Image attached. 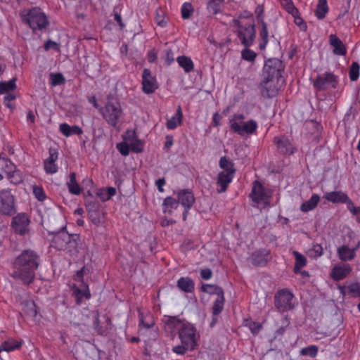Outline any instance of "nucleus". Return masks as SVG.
<instances>
[{"mask_svg":"<svg viewBox=\"0 0 360 360\" xmlns=\"http://www.w3.org/2000/svg\"><path fill=\"white\" fill-rule=\"evenodd\" d=\"M255 13L257 20L258 22V25H262V22L265 21L264 20V8L263 5H258L255 8Z\"/></svg>","mask_w":360,"mask_h":360,"instance_id":"57","label":"nucleus"},{"mask_svg":"<svg viewBox=\"0 0 360 360\" xmlns=\"http://www.w3.org/2000/svg\"><path fill=\"white\" fill-rule=\"evenodd\" d=\"M174 61V54L172 49H168L166 51L165 64L169 66Z\"/></svg>","mask_w":360,"mask_h":360,"instance_id":"63","label":"nucleus"},{"mask_svg":"<svg viewBox=\"0 0 360 360\" xmlns=\"http://www.w3.org/2000/svg\"><path fill=\"white\" fill-rule=\"evenodd\" d=\"M40 263V256L36 251L24 250L11 262L10 276L22 285L28 286L34 281Z\"/></svg>","mask_w":360,"mask_h":360,"instance_id":"1","label":"nucleus"},{"mask_svg":"<svg viewBox=\"0 0 360 360\" xmlns=\"http://www.w3.org/2000/svg\"><path fill=\"white\" fill-rule=\"evenodd\" d=\"M32 193L37 200L43 202L46 199V193L41 186L34 185L32 187Z\"/></svg>","mask_w":360,"mask_h":360,"instance_id":"49","label":"nucleus"},{"mask_svg":"<svg viewBox=\"0 0 360 360\" xmlns=\"http://www.w3.org/2000/svg\"><path fill=\"white\" fill-rule=\"evenodd\" d=\"M236 169H228L226 171H222L218 174L217 176V192L219 193L225 192L234 178Z\"/></svg>","mask_w":360,"mask_h":360,"instance_id":"16","label":"nucleus"},{"mask_svg":"<svg viewBox=\"0 0 360 360\" xmlns=\"http://www.w3.org/2000/svg\"><path fill=\"white\" fill-rule=\"evenodd\" d=\"M116 148L117 150L123 156H127L129 154L130 148L128 143L124 140V141L117 143Z\"/></svg>","mask_w":360,"mask_h":360,"instance_id":"54","label":"nucleus"},{"mask_svg":"<svg viewBox=\"0 0 360 360\" xmlns=\"http://www.w3.org/2000/svg\"><path fill=\"white\" fill-rule=\"evenodd\" d=\"M225 298L224 295V291L222 289H219L217 297L214 302L212 307V313L213 316H218L224 309Z\"/></svg>","mask_w":360,"mask_h":360,"instance_id":"29","label":"nucleus"},{"mask_svg":"<svg viewBox=\"0 0 360 360\" xmlns=\"http://www.w3.org/2000/svg\"><path fill=\"white\" fill-rule=\"evenodd\" d=\"M60 132L65 136L69 137L73 134L81 135L83 133L82 129L77 126H70L68 123H62L59 126Z\"/></svg>","mask_w":360,"mask_h":360,"instance_id":"28","label":"nucleus"},{"mask_svg":"<svg viewBox=\"0 0 360 360\" xmlns=\"http://www.w3.org/2000/svg\"><path fill=\"white\" fill-rule=\"evenodd\" d=\"M347 289L348 290V292L351 294L353 297H360L359 283H352L347 287Z\"/></svg>","mask_w":360,"mask_h":360,"instance_id":"53","label":"nucleus"},{"mask_svg":"<svg viewBox=\"0 0 360 360\" xmlns=\"http://www.w3.org/2000/svg\"><path fill=\"white\" fill-rule=\"evenodd\" d=\"M274 143L276 145L278 153L282 155H290L297 151V148L285 136H275Z\"/></svg>","mask_w":360,"mask_h":360,"instance_id":"13","label":"nucleus"},{"mask_svg":"<svg viewBox=\"0 0 360 360\" xmlns=\"http://www.w3.org/2000/svg\"><path fill=\"white\" fill-rule=\"evenodd\" d=\"M351 271L352 267L347 263L335 264L331 269L330 276L334 281H339L349 275Z\"/></svg>","mask_w":360,"mask_h":360,"instance_id":"20","label":"nucleus"},{"mask_svg":"<svg viewBox=\"0 0 360 360\" xmlns=\"http://www.w3.org/2000/svg\"><path fill=\"white\" fill-rule=\"evenodd\" d=\"M16 212L15 197L8 188L0 190V214L12 216Z\"/></svg>","mask_w":360,"mask_h":360,"instance_id":"7","label":"nucleus"},{"mask_svg":"<svg viewBox=\"0 0 360 360\" xmlns=\"http://www.w3.org/2000/svg\"><path fill=\"white\" fill-rule=\"evenodd\" d=\"M6 177L11 184L15 185L19 184L23 181L22 172L18 169L16 167H15L13 171L6 174Z\"/></svg>","mask_w":360,"mask_h":360,"instance_id":"42","label":"nucleus"},{"mask_svg":"<svg viewBox=\"0 0 360 360\" xmlns=\"http://www.w3.org/2000/svg\"><path fill=\"white\" fill-rule=\"evenodd\" d=\"M189 348L186 345H177L173 347L172 350L174 353L180 355L184 354Z\"/></svg>","mask_w":360,"mask_h":360,"instance_id":"64","label":"nucleus"},{"mask_svg":"<svg viewBox=\"0 0 360 360\" xmlns=\"http://www.w3.org/2000/svg\"><path fill=\"white\" fill-rule=\"evenodd\" d=\"M295 300L290 289L282 288L274 295V306L279 312H287L295 308Z\"/></svg>","mask_w":360,"mask_h":360,"instance_id":"6","label":"nucleus"},{"mask_svg":"<svg viewBox=\"0 0 360 360\" xmlns=\"http://www.w3.org/2000/svg\"><path fill=\"white\" fill-rule=\"evenodd\" d=\"M241 57L244 60L253 62L257 57V54L254 51L247 48L241 51Z\"/></svg>","mask_w":360,"mask_h":360,"instance_id":"50","label":"nucleus"},{"mask_svg":"<svg viewBox=\"0 0 360 360\" xmlns=\"http://www.w3.org/2000/svg\"><path fill=\"white\" fill-rule=\"evenodd\" d=\"M51 84L53 86L63 84L65 81L64 76L61 73H56L51 75Z\"/></svg>","mask_w":360,"mask_h":360,"instance_id":"58","label":"nucleus"},{"mask_svg":"<svg viewBox=\"0 0 360 360\" xmlns=\"http://www.w3.org/2000/svg\"><path fill=\"white\" fill-rule=\"evenodd\" d=\"M258 29H259L258 48L261 51H264L269 44V38L274 37V35L269 34L267 23L265 21H262V25H259Z\"/></svg>","mask_w":360,"mask_h":360,"instance_id":"22","label":"nucleus"},{"mask_svg":"<svg viewBox=\"0 0 360 360\" xmlns=\"http://www.w3.org/2000/svg\"><path fill=\"white\" fill-rule=\"evenodd\" d=\"M320 201V196L314 193L309 200L302 202L300 205V210L302 212H308L314 210Z\"/></svg>","mask_w":360,"mask_h":360,"instance_id":"30","label":"nucleus"},{"mask_svg":"<svg viewBox=\"0 0 360 360\" xmlns=\"http://www.w3.org/2000/svg\"><path fill=\"white\" fill-rule=\"evenodd\" d=\"M281 6L291 15H297L298 9L295 6L292 0H280Z\"/></svg>","mask_w":360,"mask_h":360,"instance_id":"45","label":"nucleus"},{"mask_svg":"<svg viewBox=\"0 0 360 360\" xmlns=\"http://www.w3.org/2000/svg\"><path fill=\"white\" fill-rule=\"evenodd\" d=\"M360 247V241L353 248H349L347 245H343L338 248L337 253L339 259L342 262L352 261L356 256V252Z\"/></svg>","mask_w":360,"mask_h":360,"instance_id":"23","label":"nucleus"},{"mask_svg":"<svg viewBox=\"0 0 360 360\" xmlns=\"http://www.w3.org/2000/svg\"><path fill=\"white\" fill-rule=\"evenodd\" d=\"M142 90L146 94H150L158 88L156 77L152 75L149 69L145 68L142 73Z\"/></svg>","mask_w":360,"mask_h":360,"instance_id":"15","label":"nucleus"},{"mask_svg":"<svg viewBox=\"0 0 360 360\" xmlns=\"http://www.w3.org/2000/svg\"><path fill=\"white\" fill-rule=\"evenodd\" d=\"M123 139L128 143L130 150L132 152L139 153L143 150V143L138 139L135 131H127L123 136Z\"/></svg>","mask_w":360,"mask_h":360,"instance_id":"19","label":"nucleus"},{"mask_svg":"<svg viewBox=\"0 0 360 360\" xmlns=\"http://www.w3.org/2000/svg\"><path fill=\"white\" fill-rule=\"evenodd\" d=\"M292 255L295 259L293 271L295 274H299L300 273L301 269L307 265V261L306 257L297 251H293Z\"/></svg>","mask_w":360,"mask_h":360,"instance_id":"39","label":"nucleus"},{"mask_svg":"<svg viewBox=\"0 0 360 360\" xmlns=\"http://www.w3.org/2000/svg\"><path fill=\"white\" fill-rule=\"evenodd\" d=\"M294 18L295 24L299 27L301 31H306L307 29V23L304 20L300 17V12L298 11L297 15H292Z\"/></svg>","mask_w":360,"mask_h":360,"instance_id":"55","label":"nucleus"},{"mask_svg":"<svg viewBox=\"0 0 360 360\" xmlns=\"http://www.w3.org/2000/svg\"><path fill=\"white\" fill-rule=\"evenodd\" d=\"M15 82L16 78H13L7 82H1L0 94H11L10 91H12L16 89Z\"/></svg>","mask_w":360,"mask_h":360,"instance_id":"43","label":"nucleus"},{"mask_svg":"<svg viewBox=\"0 0 360 360\" xmlns=\"http://www.w3.org/2000/svg\"><path fill=\"white\" fill-rule=\"evenodd\" d=\"M15 99V96L13 94H7L4 98V104L9 108H13L14 106L13 105V102Z\"/></svg>","mask_w":360,"mask_h":360,"instance_id":"59","label":"nucleus"},{"mask_svg":"<svg viewBox=\"0 0 360 360\" xmlns=\"http://www.w3.org/2000/svg\"><path fill=\"white\" fill-rule=\"evenodd\" d=\"M30 219L25 213H18L13 217L11 226L15 233L20 236H25L28 233Z\"/></svg>","mask_w":360,"mask_h":360,"instance_id":"12","label":"nucleus"},{"mask_svg":"<svg viewBox=\"0 0 360 360\" xmlns=\"http://www.w3.org/2000/svg\"><path fill=\"white\" fill-rule=\"evenodd\" d=\"M328 12V6L327 0H319V3L315 11V15L316 18L319 20H323Z\"/></svg>","mask_w":360,"mask_h":360,"instance_id":"41","label":"nucleus"},{"mask_svg":"<svg viewBox=\"0 0 360 360\" xmlns=\"http://www.w3.org/2000/svg\"><path fill=\"white\" fill-rule=\"evenodd\" d=\"M49 155V157L44 160L43 167L46 174L53 175L58 172V166L56 163L58 159V150L50 148Z\"/></svg>","mask_w":360,"mask_h":360,"instance_id":"14","label":"nucleus"},{"mask_svg":"<svg viewBox=\"0 0 360 360\" xmlns=\"http://www.w3.org/2000/svg\"><path fill=\"white\" fill-rule=\"evenodd\" d=\"M176 62L182 68L185 72L189 73L194 68V63L191 58L186 56H181L177 57Z\"/></svg>","mask_w":360,"mask_h":360,"instance_id":"38","label":"nucleus"},{"mask_svg":"<svg viewBox=\"0 0 360 360\" xmlns=\"http://www.w3.org/2000/svg\"><path fill=\"white\" fill-rule=\"evenodd\" d=\"M178 334L182 345L188 347L189 350L195 349L197 345V338L196 329L193 325L185 321Z\"/></svg>","mask_w":360,"mask_h":360,"instance_id":"8","label":"nucleus"},{"mask_svg":"<svg viewBox=\"0 0 360 360\" xmlns=\"http://www.w3.org/2000/svg\"><path fill=\"white\" fill-rule=\"evenodd\" d=\"M67 186L71 194L78 195L82 193V188L77 182L76 174L75 172L70 174L69 181L67 183Z\"/></svg>","mask_w":360,"mask_h":360,"instance_id":"36","label":"nucleus"},{"mask_svg":"<svg viewBox=\"0 0 360 360\" xmlns=\"http://www.w3.org/2000/svg\"><path fill=\"white\" fill-rule=\"evenodd\" d=\"M179 289L186 293H191L195 290V283L188 276L181 277L176 283Z\"/></svg>","mask_w":360,"mask_h":360,"instance_id":"27","label":"nucleus"},{"mask_svg":"<svg viewBox=\"0 0 360 360\" xmlns=\"http://www.w3.org/2000/svg\"><path fill=\"white\" fill-rule=\"evenodd\" d=\"M184 322L176 316H169L165 322V330L173 336L180 331Z\"/></svg>","mask_w":360,"mask_h":360,"instance_id":"25","label":"nucleus"},{"mask_svg":"<svg viewBox=\"0 0 360 360\" xmlns=\"http://www.w3.org/2000/svg\"><path fill=\"white\" fill-rule=\"evenodd\" d=\"M72 295L75 297L77 304H81L84 298L89 299L91 297V294L87 286L84 289H80L74 286L72 288Z\"/></svg>","mask_w":360,"mask_h":360,"instance_id":"32","label":"nucleus"},{"mask_svg":"<svg viewBox=\"0 0 360 360\" xmlns=\"http://www.w3.org/2000/svg\"><path fill=\"white\" fill-rule=\"evenodd\" d=\"M318 347L316 345H310L306 347L302 348L300 350V354L302 356H308L311 358H314L318 354Z\"/></svg>","mask_w":360,"mask_h":360,"instance_id":"48","label":"nucleus"},{"mask_svg":"<svg viewBox=\"0 0 360 360\" xmlns=\"http://www.w3.org/2000/svg\"><path fill=\"white\" fill-rule=\"evenodd\" d=\"M23 345L22 340H15L12 338H9L7 340L3 342L1 345L2 351L10 352L15 349H19Z\"/></svg>","mask_w":360,"mask_h":360,"instance_id":"33","label":"nucleus"},{"mask_svg":"<svg viewBox=\"0 0 360 360\" xmlns=\"http://www.w3.org/2000/svg\"><path fill=\"white\" fill-rule=\"evenodd\" d=\"M80 244V237L78 234H70V238L67 244V249L65 251L68 252L71 255L76 254L79 252L78 247Z\"/></svg>","mask_w":360,"mask_h":360,"instance_id":"34","label":"nucleus"},{"mask_svg":"<svg viewBox=\"0 0 360 360\" xmlns=\"http://www.w3.org/2000/svg\"><path fill=\"white\" fill-rule=\"evenodd\" d=\"M50 49H53L55 51H60V44L57 42L49 39L44 44V49L46 51H48Z\"/></svg>","mask_w":360,"mask_h":360,"instance_id":"60","label":"nucleus"},{"mask_svg":"<svg viewBox=\"0 0 360 360\" xmlns=\"http://www.w3.org/2000/svg\"><path fill=\"white\" fill-rule=\"evenodd\" d=\"M183 112L180 105L176 109V114L169 119L166 123L167 129L173 130L175 129L182 122Z\"/></svg>","mask_w":360,"mask_h":360,"instance_id":"31","label":"nucleus"},{"mask_svg":"<svg viewBox=\"0 0 360 360\" xmlns=\"http://www.w3.org/2000/svg\"><path fill=\"white\" fill-rule=\"evenodd\" d=\"M348 210L352 215L356 216L357 222L360 223V207H355L352 202L351 205L349 207Z\"/></svg>","mask_w":360,"mask_h":360,"instance_id":"61","label":"nucleus"},{"mask_svg":"<svg viewBox=\"0 0 360 360\" xmlns=\"http://www.w3.org/2000/svg\"><path fill=\"white\" fill-rule=\"evenodd\" d=\"M360 66L357 62H352L349 70V77L351 81L355 82L359 77Z\"/></svg>","mask_w":360,"mask_h":360,"instance_id":"46","label":"nucleus"},{"mask_svg":"<svg viewBox=\"0 0 360 360\" xmlns=\"http://www.w3.org/2000/svg\"><path fill=\"white\" fill-rule=\"evenodd\" d=\"M103 118L112 127L117 128L123 111L119 102L108 101L103 108L100 109Z\"/></svg>","mask_w":360,"mask_h":360,"instance_id":"5","label":"nucleus"},{"mask_svg":"<svg viewBox=\"0 0 360 360\" xmlns=\"http://www.w3.org/2000/svg\"><path fill=\"white\" fill-rule=\"evenodd\" d=\"M323 198L333 203H345L347 205V209L352 202L348 195L342 191L327 192L324 194Z\"/></svg>","mask_w":360,"mask_h":360,"instance_id":"18","label":"nucleus"},{"mask_svg":"<svg viewBox=\"0 0 360 360\" xmlns=\"http://www.w3.org/2000/svg\"><path fill=\"white\" fill-rule=\"evenodd\" d=\"M250 197L253 202L257 203L261 202L268 199V195L264 187L258 181H255L253 182V186L252 191L250 194Z\"/></svg>","mask_w":360,"mask_h":360,"instance_id":"21","label":"nucleus"},{"mask_svg":"<svg viewBox=\"0 0 360 360\" xmlns=\"http://www.w3.org/2000/svg\"><path fill=\"white\" fill-rule=\"evenodd\" d=\"M193 11V7L189 2L184 3L181 7V17L183 19L190 18Z\"/></svg>","mask_w":360,"mask_h":360,"instance_id":"47","label":"nucleus"},{"mask_svg":"<svg viewBox=\"0 0 360 360\" xmlns=\"http://www.w3.org/2000/svg\"><path fill=\"white\" fill-rule=\"evenodd\" d=\"M20 18L23 23L27 25L33 32H44L49 26V20L46 14L39 7L35 6L22 11Z\"/></svg>","mask_w":360,"mask_h":360,"instance_id":"3","label":"nucleus"},{"mask_svg":"<svg viewBox=\"0 0 360 360\" xmlns=\"http://www.w3.org/2000/svg\"><path fill=\"white\" fill-rule=\"evenodd\" d=\"M175 193L178 198L179 203L184 207L182 219L184 221H186L189 210L195 202L194 195L189 189H180L175 192Z\"/></svg>","mask_w":360,"mask_h":360,"instance_id":"11","label":"nucleus"},{"mask_svg":"<svg viewBox=\"0 0 360 360\" xmlns=\"http://www.w3.org/2000/svg\"><path fill=\"white\" fill-rule=\"evenodd\" d=\"M311 251L314 253V256L315 257H321L323 255V248L321 245L318 243L313 244Z\"/></svg>","mask_w":360,"mask_h":360,"instance_id":"62","label":"nucleus"},{"mask_svg":"<svg viewBox=\"0 0 360 360\" xmlns=\"http://www.w3.org/2000/svg\"><path fill=\"white\" fill-rule=\"evenodd\" d=\"M224 0H207V9L212 15H217L221 11V4Z\"/></svg>","mask_w":360,"mask_h":360,"instance_id":"44","label":"nucleus"},{"mask_svg":"<svg viewBox=\"0 0 360 360\" xmlns=\"http://www.w3.org/2000/svg\"><path fill=\"white\" fill-rule=\"evenodd\" d=\"M219 289H222V288L218 287L216 285H213V284H202V285L201 287V290L202 292L209 293V294L218 295Z\"/></svg>","mask_w":360,"mask_h":360,"instance_id":"51","label":"nucleus"},{"mask_svg":"<svg viewBox=\"0 0 360 360\" xmlns=\"http://www.w3.org/2000/svg\"><path fill=\"white\" fill-rule=\"evenodd\" d=\"M271 258L270 251L266 249L257 250L250 257L251 263L256 266H264Z\"/></svg>","mask_w":360,"mask_h":360,"instance_id":"17","label":"nucleus"},{"mask_svg":"<svg viewBox=\"0 0 360 360\" xmlns=\"http://www.w3.org/2000/svg\"><path fill=\"white\" fill-rule=\"evenodd\" d=\"M89 215L94 224L98 226L101 223L102 217L98 210H89Z\"/></svg>","mask_w":360,"mask_h":360,"instance_id":"52","label":"nucleus"},{"mask_svg":"<svg viewBox=\"0 0 360 360\" xmlns=\"http://www.w3.org/2000/svg\"><path fill=\"white\" fill-rule=\"evenodd\" d=\"M283 66L281 60L269 59L263 68V79L260 83L261 94L264 98L275 97L283 85Z\"/></svg>","mask_w":360,"mask_h":360,"instance_id":"2","label":"nucleus"},{"mask_svg":"<svg viewBox=\"0 0 360 360\" xmlns=\"http://www.w3.org/2000/svg\"><path fill=\"white\" fill-rule=\"evenodd\" d=\"M219 167L223 169V171H226L228 169H235L233 168V165L231 162L226 157H221L219 160Z\"/></svg>","mask_w":360,"mask_h":360,"instance_id":"56","label":"nucleus"},{"mask_svg":"<svg viewBox=\"0 0 360 360\" xmlns=\"http://www.w3.org/2000/svg\"><path fill=\"white\" fill-rule=\"evenodd\" d=\"M244 120L245 116L243 114H234L229 120L231 131L240 136H244L245 134H254L258 128L257 122L254 120H250L245 122Z\"/></svg>","mask_w":360,"mask_h":360,"instance_id":"4","label":"nucleus"},{"mask_svg":"<svg viewBox=\"0 0 360 360\" xmlns=\"http://www.w3.org/2000/svg\"><path fill=\"white\" fill-rule=\"evenodd\" d=\"M116 194V189L114 187L102 188L97 191L96 195L103 201L109 200Z\"/></svg>","mask_w":360,"mask_h":360,"instance_id":"40","label":"nucleus"},{"mask_svg":"<svg viewBox=\"0 0 360 360\" xmlns=\"http://www.w3.org/2000/svg\"><path fill=\"white\" fill-rule=\"evenodd\" d=\"M338 82V76L331 72H326L316 77L313 85L319 91H325L328 89H335Z\"/></svg>","mask_w":360,"mask_h":360,"instance_id":"9","label":"nucleus"},{"mask_svg":"<svg viewBox=\"0 0 360 360\" xmlns=\"http://www.w3.org/2000/svg\"><path fill=\"white\" fill-rule=\"evenodd\" d=\"M329 44L333 47V52L337 56H345L347 54V48L342 41L336 34L329 36Z\"/></svg>","mask_w":360,"mask_h":360,"instance_id":"26","label":"nucleus"},{"mask_svg":"<svg viewBox=\"0 0 360 360\" xmlns=\"http://www.w3.org/2000/svg\"><path fill=\"white\" fill-rule=\"evenodd\" d=\"M15 165L4 153L0 154V170L6 174L15 169Z\"/></svg>","mask_w":360,"mask_h":360,"instance_id":"35","label":"nucleus"},{"mask_svg":"<svg viewBox=\"0 0 360 360\" xmlns=\"http://www.w3.org/2000/svg\"><path fill=\"white\" fill-rule=\"evenodd\" d=\"M56 233L52 240V246L58 250H65L67 249L68 240L70 238V234L64 230Z\"/></svg>","mask_w":360,"mask_h":360,"instance_id":"24","label":"nucleus"},{"mask_svg":"<svg viewBox=\"0 0 360 360\" xmlns=\"http://www.w3.org/2000/svg\"><path fill=\"white\" fill-rule=\"evenodd\" d=\"M238 37L241 44L245 47H250L253 44L255 38V28L252 23L245 25L238 22Z\"/></svg>","mask_w":360,"mask_h":360,"instance_id":"10","label":"nucleus"},{"mask_svg":"<svg viewBox=\"0 0 360 360\" xmlns=\"http://www.w3.org/2000/svg\"><path fill=\"white\" fill-rule=\"evenodd\" d=\"M178 199L173 197L168 196L165 198L162 202V209L164 213L171 214L174 210H176L179 206Z\"/></svg>","mask_w":360,"mask_h":360,"instance_id":"37","label":"nucleus"}]
</instances>
